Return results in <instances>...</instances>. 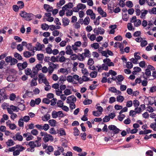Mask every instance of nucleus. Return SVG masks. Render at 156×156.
Listing matches in <instances>:
<instances>
[{
	"label": "nucleus",
	"instance_id": "nucleus-20",
	"mask_svg": "<svg viewBox=\"0 0 156 156\" xmlns=\"http://www.w3.org/2000/svg\"><path fill=\"white\" fill-rule=\"evenodd\" d=\"M50 26L48 25V24L46 23H44L43 24H42L41 25V28L44 30H47L49 27Z\"/></svg>",
	"mask_w": 156,
	"mask_h": 156
},
{
	"label": "nucleus",
	"instance_id": "nucleus-61",
	"mask_svg": "<svg viewBox=\"0 0 156 156\" xmlns=\"http://www.w3.org/2000/svg\"><path fill=\"white\" fill-rule=\"evenodd\" d=\"M46 52L48 54L52 53V50L50 47H48L46 48Z\"/></svg>",
	"mask_w": 156,
	"mask_h": 156
},
{
	"label": "nucleus",
	"instance_id": "nucleus-4",
	"mask_svg": "<svg viewBox=\"0 0 156 156\" xmlns=\"http://www.w3.org/2000/svg\"><path fill=\"white\" fill-rule=\"evenodd\" d=\"M109 129L110 130L113 131V133H111V136L113 137L115 134H117L119 133L121 131L119 128L114 125H110L108 126Z\"/></svg>",
	"mask_w": 156,
	"mask_h": 156
},
{
	"label": "nucleus",
	"instance_id": "nucleus-32",
	"mask_svg": "<svg viewBox=\"0 0 156 156\" xmlns=\"http://www.w3.org/2000/svg\"><path fill=\"white\" fill-rule=\"evenodd\" d=\"M37 79V77H36L35 78H33L32 79L31 82V86H35L37 85V83L36 82V80Z\"/></svg>",
	"mask_w": 156,
	"mask_h": 156
},
{
	"label": "nucleus",
	"instance_id": "nucleus-42",
	"mask_svg": "<svg viewBox=\"0 0 156 156\" xmlns=\"http://www.w3.org/2000/svg\"><path fill=\"white\" fill-rule=\"evenodd\" d=\"M49 127H50L48 124H45L43 126H42V130L47 131L49 129Z\"/></svg>",
	"mask_w": 156,
	"mask_h": 156
},
{
	"label": "nucleus",
	"instance_id": "nucleus-40",
	"mask_svg": "<svg viewBox=\"0 0 156 156\" xmlns=\"http://www.w3.org/2000/svg\"><path fill=\"white\" fill-rule=\"evenodd\" d=\"M17 4L18 5V6L20 9H22L24 6V4L23 1H19L17 2Z\"/></svg>",
	"mask_w": 156,
	"mask_h": 156
},
{
	"label": "nucleus",
	"instance_id": "nucleus-46",
	"mask_svg": "<svg viewBox=\"0 0 156 156\" xmlns=\"http://www.w3.org/2000/svg\"><path fill=\"white\" fill-rule=\"evenodd\" d=\"M63 92L66 95H68L72 93L70 89H67L65 90Z\"/></svg>",
	"mask_w": 156,
	"mask_h": 156
},
{
	"label": "nucleus",
	"instance_id": "nucleus-10",
	"mask_svg": "<svg viewBox=\"0 0 156 156\" xmlns=\"http://www.w3.org/2000/svg\"><path fill=\"white\" fill-rule=\"evenodd\" d=\"M98 12L102 16V17H105L107 16V14L106 12H104L101 7H99L97 10Z\"/></svg>",
	"mask_w": 156,
	"mask_h": 156
},
{
	"label": "nucleus",
	"instance_id": "nucleus-9",
	"mask_svg": "<svg viewBox=\"0 0 156 156\" xmlns=\"http://www.w3.org/2000/svg\"><path fill=\"white\" fill-rule=\"evenodd\" d=\"M103 62L105 64H107L108 66H113L114 64L111 62V60L108 58H106L103 60Z\"/></svg>",
	"mask_w": 156,
	"mask_h": 156
},
{
	"label": "nucleus",
	"instance_id": "nucleus-53",
	"mask_svg": "<svg viewBox=\"0 0 156 156\" xmlns=\"http://www.w3.org/2000/svg\"><path fill=\"white\" fill-rule=\"evenodd\" d=\"M94 63V62L92 58H89V59L87 62V64L88 65L91 66V65L93 64Z\"/></svg>",
	"mask_w": 156,
	"mask_h": 156
},
{
	"label": "nucleus",
	"instance_id": "nucleus-35",
	"mask_svg": "<svg viewBox=\"0 0 156 156\" xmlns=\"http://www.w3.org/2000/svg\"><path fill=\"white\" fill-rule=\"evenodd\" d=\"M14 56L19 60H22L23 58L21 56L19 53L15 52L14 54Z\"/></svg>",
	"mask_w": 156,
	"mask_h": 156
},
{
	"label": "nucleus",
	"instance_id": "nucleus-26",
	"mask_svg": "<svg viewBox=\"0 0 156 156\" xmlns=\"http://www.w3.org/2000/svg\"><path fill=\"white\" fill-rule=\"evenodd\" d=\"M15 136L16 140H18L20 141H22L23 140V136L20 134L17 133L15 135Z\"/></svg>",
	"mask_w": 156,
	"mask_h": 156
},
{
	"label": "nucleus",
	"instance_id": "nucleus-31",
	"mask_svg": "<svg viewBox=\"0 0 156 156\" xmlns=\"http://www.w3.org/2000/svg\"><path fill=\"white\" fill-rule=\"evenodd\" d=\"M77 5V7L79 8V10H83L86 8V6L85 5L81 3H79Z\"/></svg>",
	"mask_w": 156,
	"mask_h": 156
},
{
	"label": "nucleus",
	"instance_id": "nucleus-25",
	"mask_svg": "<svg viewBox=\"0 0 156 156\" xmlns=\"http://www.w3.org/2000/svg\"><path fill=\"white\" fill-rule=\"evenodd\" d=\"M90 19L89 17H86L83 21V23L85 25H88L90 23Z\"/></svg>",
	"mask_w": 156,
	"mask_h": 156
},
{
	"label": "nucleus",
	"instance_id": "nucleus-12",
	"mask_svg": "<svg viewBox=\"0 0 156 156\" xmlns=\"http://www.w3.org/2000/svg\"><path fill=\"white\" fill-rule=\"evenodd\" d=\"M44 44H41L39 42H37L36 44V47H34L36 50H41L42 48H44Z\"/></svg>",
	"mask_w": 156,
	"mask_h": 156
},
{
	"label": "nucleus",
	"instance_id": "nucleus-15",
	"mask_svg": "<svg viewBox=\"0 0 156 156\" xmlns=\"http://www.w3.org/2000/svg\"><path fill=\"white\" fill-rule=\"evenodd\" d=\"M148 11L147 10H142L141 11V15L140 17L141 19H144L145 18V16L147 13Z\"/></svg>",
	"mask_w": 156,
	"mask_h": 156
},
{
	"label": "nucleus",
	"instance_id": "nucleus-8",
	"mask_svg": "<svg viewBox=\"0 0 156 156\" xmlns=\"http://www.w3.org/2000/svg\"><path fill=\"white\" fill-rule=\"evenodd\" d=\"M93 31L96 35H98L99 34H104L105 32L104 29L101 27L95 28L93 30Z\"/></svg>",
	"mask_w": 156,
	"mask_h": 156
},
{
	"label": "nucleus",
	"instance_id": "nucleus-1",
	"mask_svg": "<svg viewBox=\"0 0 156 156\" xmlns=\"http://www.w3.org/2000/svg\"><path fill=\"white\" fill-rule=\"evenodd\" d=\"M20 14L21 17L24 18L27 21H30L34 19V15L32 13H27L25 11H22Z\"/></svg>",
	"mask_w": 156,
	"mask_h": 156
},
{
	"label": "nucleus",
	"instance_id": "nucleus-41",
	"mask_svg": "<svg viewBox=\"0 0 156 156\" xmlns=\"http://www.w3.org/2000/svg\"><path fill=\"white\" fill-rule=\"evenodd\" d=\"M117 79L118 82H121L124 79V77L122 75H118L117 76Z\"/></svg>",
	"mask_w": 156,
	"mask_h": 156
},
{
	"label": "nucleus",
	"instance_id": "nucleus-58",
	"mask_svg": "<svg viewBox=\"0 0 156 156\" xmlns=\"http://www.w3.org/2000/svg\"><path fill=\"white\" fill-rule=\"evenodd\" d=\"M59 72L61 73H66V74H68V70L66 69H65L63 68H61L60 69Z\"/></svg>",
	"mask_w": 156,
	"mask_h": 156
},
{
	"label": "nucleus",
	"instance_id": "nucleus-55",
	"mask_svg": "<svg viewBox=\"0 0 156 156\" xmlns=\"http://www.w3.org/2000/svg\"><path fill=\"white\" fill-rule=\"evenodd\" d=\"M25 106L23 104H19L18 105V109L21 111H23L24 109Z\"/></svg>",
	"mask_w": 156,
	"mask_h": 156
},
{
	"label": "nucleus",
	"instance_id": "nucleus-7",
	"mask_svg": "<svg viewBox=\"0 0 156 156\" xmlns=\"http://www.w3.org/2000/svg\"><path fill=\"white\" fill-rule=\"evenodd\" d=\"M41 144L38 142L37 140H35L34 141H30L29 143V145L32 148H34L36 147H39L41 146Z\"/></svg>",
	"mask_w": 156,
	"mask_h": 156
},
{
	"label": "nucleus",
	"instance_id": "nucleus-19",
	"mask_svg": "<svg viewBox=\"0 0 156 156\" xmlns=\"http://www.w3.org/2000/svg\"><path fill=\"white\" fill-rule=\"evenodd\" d=\"M24 56L26 58H28L32 56L31 53L29 51H26L23 53Z\"/></svg>",
	"mask_w": 156,
	"mask_h": 156
},
{
	"label": "nucleus",
	"instance_id": "nucleus-2",
	"mask_svg": "<svg viewBox=\"0 0 156 156\" xmlns=\"http://www.w3.org/2000/svg\"><path fill=\"white\" fill-rule=\"evenodd\" d=\"M40 135L41 136H44L43 140L45 142H47L50 140L52 141L54 138L51 135L48 134L46 133L41 132Z\"/></svg>",
	"mask_w": 156,
	"mask_h": 156
},
{
	"label": "nucleus",
	"instance_id": "nucleus-57",
	"mask_svg": "<svg viewBox=\"0 0 156 156\" xmlns=\"http://www.w3.org/2000/svg\"><path fill=\"white\" fill-rule=\"evenodd\" d=\"M147 44V42L146 40H142L141 42L140 45L142 47L145 46Z\"/></svg>",
	"mask_w": 156,
	"mask_h": 156
},
{
	"label": "nucleus",
	"instance_id": "nucleus-50",
	"mask_svg": "<svg viewBox=\"0 0 156 156\" xmlns=\"http://www.w3.org/2000/svg\"><path fill=\"white\" fill-rule=\"evenodd\" d=\"M73 150L77 151L78 152H80L82 151V149L81 148L77 146L74 147L73 148Z\"/></svg>",
	"mask_w": 156,
	"mask_h": 156
},
{
	"label": "nucleus",
	"instance_id": "nucleus-51",
	"mask_svg": "<svg viewBox=\"0 0 156 156\" xmlns=\"http://www.w3.org/2000/svg\"><path fill=\"white\" fill-rule=\"evenodd\" d=\"M66 80V77L65 76H61L59 78V81H61V83H63V82Z\"/></svg>",
	"mask_w": 156,
	"mask_h": 156
},
{
	"label": "nucleus",
	"instance_id": "nucleus-33",
	"mask_svg": "<svg viewBox=\"0 0 156 156\" xmlns=\"http://www.w3.org/2000/svg\"><path fill=\"white\" fill-rule=\"evenodd\" d=\"M37 59L39 61H42L44 58V55L43 54H38L37 55Z\"/></svg>",
	"mask_w": 156,
	"mask_h": 156
},
{
	"label": "nucleus",
	"instance_id": "nucleus-37",
	"mask_svg": "<svg viewBox=\"0 0 156 156\" xmlns=\"http://www.w3.org/2000/svg\"><path fill=\"white\" fill-rule=\"evenodd\" d=\"M92 113L94 115L97 117L100 116L102 114V113L98 111H93L92 112Z\"/></svg>",
	"mask_w": 156,
	"mask_h": 156
},
{
	"label": "nucleus",
	"instance_id": "nucleus-11",
	"mask_svg": "<svg viewBox=\"0 0 156 156\" xmlns=\"http://www.w3.org/2000/svg\"><path fill=\"white\" fill-rule=\"evenodd\" d=\"M85 58L88 57L90 58L91 57V54L89 50L87 49L84 50V52L82 53Z\"/></svg>",
	"mask_w": 156,
	"mask_h": 156
},
{
	"label": "nucleus",
	"instance_id": "nucleus-6",
	"mask_svg": "<svg viewBox=\"0 0 156 156\" xmlns=\"http://www.w3.org/2000/svg\"><path fill=\"white\" fill-rule=\"evenodd\" d=\"M7 99V96L5 93V90L4 89H0V103L2 101Z\"/></svg>",
	"mask_w": 156,
	"mask_h": 156
},
{
	"label": "nucleus",
	"instance_id": "nucleus-47",
	"mask_svg": "<svg viewBox=\"0 0 156 156\" xmlns=\"http://www.w3.org/2000/svg\"><path fill=\"white\" fill-rule=\"evenodd\" d=\"M77 56L78 59L80 60L83 61L84 60V57L82 53V54H78V56Z\"/></svg>",
	"mask_w": 156,
	"mask_h": 156
},
{
	"label": "nucleus",
	"instance_id": "nucleus-30",
	"mask_svg": "<svg viewBox=\"0 0 156 156\" xmlns=\"http://www.w3.org/2000/svg\"><path fill=\"white\" fill-rule=\"evenodd\" d=\"M134 23V26L136 27H139L141 23V21L140 20L138 19L135 20Z\"/></svg>",
	"mask_w": 156,
	"mask_h": 156
},
{
	"label": "nucleus",
	"instance_id": "nucleus-43",
	"mask_svg": "<svg viewBox=\"0 0 156 156\" xmlns=\"http://www.w3.org/2000/svg\"><path fill=\"white\" fill-rule=\"evenodd\" d=\"M126 5L128 7L131 8L133 7V4L132 1H129L126 2Z\"/></svg>",
	"mask_w": 156,
	"mask_h": 156
},
{
	"label": "nucleus",
	"instance_id": "nucleus-63",
	"mask_svg": "<svg viewBox=\"0 0 156 156\" xmlns=\"http://www.w3.org/2000/svg\"><path fill=\"white\" fill-rule=\"evenodd\" d=\"M16 98V95L12 93L10 95L9 99L10 100L14 101Z\"/></svg>",
	"mask_w": 156,
	"mask_h": 156
},
{
	"label": "nucleus",
	"instance_id": "nucleus-62",
	"mask_svg": "<svg viewBox=\"0 0 156 156\" xmlns=\"http://www.w3.org/2000/svg\"><path fill=\"white\" fill-rule=\"evenodd\" d=\"M67 80L68 82L70 83L73 81V77L71 76H68Z\"/></svg>",
	"mask_w": 156,
	"mask_h": 156
},
{
	"label": "nucleus",
	"instance_id": "nucleus-23",
	"mask_svg": "<svg viewBox=\"0 0 156 156\" xmlns=\"http://www.w3.org/2000/svg\"><path fill=\"white\" fill-rule=\"evenodd\" d=\"M41 118L43 121H47L50 119V116L49 114H47L42 116Z\"/></svg>",
	"mask_w": 156,
	"mask_h": 156
},
{
	"label": "nucleus",
	"instance_id": "nucleus-39",
	"mask_svg": "<svg viewBox=\"0 0 156 156\" xmlns=\"http://www.w3.org/2000/svg\"><path fill=\"white\" fill-rule=\"evenodd\" d=\"M73 134L75 136H78L80 134V131L76 127H75L73 129Z\"/></svg>",
	"mask_w": 156,
	"mask_h": 156
},
{
	"label": "nucleus",
	"instance_id": "nucleus-36",
	"mask_svg": "<svg viewBox=\"0 0 156 156\" xmlns=\"http://www.w3.org/2000/svg\"><path fill=\"white\" fill-rule=\"evenodd\" d=\"M65 3V1L64 0H60L59 2L57 3V6L58 7H60L63 5Z\"/></svg>",
	"mask_w": 156,
	"mask_h": 156
},
{
	"label": "nucleus",
	"instance_id": "nucleus-5",
	"mask_svg": "<svg viewBox=\"0 0 156 156\" xmlns=\"http://www.w3.org/2000/svg\"><path fill=\"white\" fill-rule=\"evenodd\" d=\"M51 115L53 118L55 119L58 117L62 118L64 117V114L62 111L56 112L53 111L52 112Z\"/></svg>",
	"mask_w": 156,
	"mask_h": 156
},
{
	"label": "nucleus",
	"instance_id": "nucleus-54",
	"mask_svg": "<svg viewBox=\"0 0 156 156\" xmlns=\"http://www.w3.org/2000/svg\"><path fill=\"white\" fill-rule=\"evenodd\" d=\"M97 74V72L96 71L91 72L90 74V76L92 78H95L96 77Z\"/></svg>",
	"mask_w": 156,
	"mask_h": 156
},
{
	"label": "nucleus",
	"instance_id": "nucleus-21",
	"mask_svg": "<svg viewBox=\"0 0 156 156\" xmlns=\"http://www.w3.org/2000/svg\"><path fill=\"white\" fill-rule=\"evenodd\" d=\"M14 144V141L12 139L8 140V141L6 142V145L9 146L13 145Z\"/></svg>",
	"mask_w": 156,
	"mask_h": 156
},
{
	"label": "nucleus",
	"instance_id": "nucleus-16",
	"mask_svg": "<svg viewBox=\"0 0 156 156\" xmlns=\"http://www.w3.org/2000/svg\"><path fill=\"white\" fill-rule=\"evenodd\" d=\"M66 53L67 55H71L73 53L70 45H67L66 48Z\"/></svg>",
	"mask_w": 156,
	"mask_h": 156
},
{
	"label": "nucleus",
	"instance_id": "nucleus-13",
	"mask_svg": "<svg viewBox=\"0 0 156 156\" xmlns=\"http://www.w3.org/2000/svg\"><path fill=\"white\" fill-rule=\"evenodd\" d=\"M44 8L47 12H51L53 10V8L52 7L47 4H45L44 5Z\"/></svg>",
	"mask_w": 156,
	"mask_h": 156
},
{
	"label": "nucleus",
	"instance_id": "nucleus-27",
	"mask_svg": "<svg viewBox=\"0 0 156 156\" xmlns=\"http://www.w3.org/2000/svg\"><path fill=\"white\" fill-rule=\"evenodd\" d=\"M154 44L153 43H151L148 44L146 48V50L147 51H149L151 50L152 49V47L154 46Z\"/></svg>",
	"mask_w": 156,
	"mask_h": 156
},
{
	"label": "nucleus",
	"instance_id": "nucleus-14",
	"mask_svg": "<svg viewBox=\"0 0 156 156\" xmlns=\"http://www.w3.org/2000/svg\"><path fill=\"white\" fill-rule=\"evenodd\" d=\"M62 21L63 25L64 27L68 25L70 22V21L69 19L66 17L63 18Z\"/></svg>",
	"mask_w": 156,
	"mask_h": 156
},
{
	"label": "nucleus",
	"instance_id": "nucleus-28",
	"mask_svg": "<svg viewBox=\"0 0 156 156\" xmlns=\"http://www.w3.org/2000/svg\"><path fill=\"white\" fill-rule=\"evenodd\" d=\"M50 29L51 30H53L55 29H59L61 28L59 26H55L53 25H50Z\"/></svg>",
	"mask_w": 156,
	"mask_h": 156
},
{
	"label": "nucleus",
	"instance_id": "nucleus-45",
	"mask_svg": "<svg viewBox=\"0 0 156 156\" xmlns=\"http://www.w3.org/2000/svg\"><path fill=\"white\" fill-rule=\"evenodd\" d=\"M133 104L134 107L136 108L139 106L140 102L137 100H135L133 101Z\"/></svg>",
	"mask_w": 156,
	"mask_h": 156
},
{
	"label": "nucleus",
	"instance_id": "nucleus-44",
	"mask_svg": "<svg viewBox=\"0 0 156 156\" xmlns=\"http://www.w3.org/2000/svg\"><path fill=\"white\" fill-rule=\"evenodd\" d=\"M92 103V101L91 100L87 99L84 100L83 102V103L84 105H89Z\"/></svg>",
	"mask_w": 156,
	"mask_h": 156
},
{
	"label": "nucleus",
	"instance_id": "nucleus-3",
	"mask_svg": "<svg viewBox=\"0 0 156 156\" xmlns=\"http://www.w3.org/2000/svg\"><path fill=\"white\" fill-rule=\"evenodd\" d=\"M42 67L41 64H38L36 65L35 67H33L32 69V73L31 75V77H34L37 74L39 70L41 69Z\"/></svg>",
	"mask_w": 156,
	"mask_h": 156
},
{
	"label": "nucleus",
	"instance_id": "nucleus-17",
	"mask_svg": "<svg viewBox=\"0 0 156 156\" xmlns=\"http://www.w3.org/2000/svg\"><path fill=\"white\" fill-rule=\"evenodd\" d=\"M54 148L51 146H49L48 147V148L46 150L45 152L48 154H50V153L53 151Z\"/></svg>",
	"mask_w": 156,
	"mask_h": 156
},
{
	"label": "nucleus",
	"instance_id": "nucleus-56",
	"mask_svg": "<svg viewBox=\"0 0 156 156\" xmlns=\"http://www.w3.org/2000/svg\"><path fill=\"white\" fill-rule=\"evenodd\" d=\"M18 125L20 127H23L24 125V122L23 119L21 118L18 121Z\"/></svg>",
	"mask_w": 156,
	"mask_h": 156
},
{
	"label": "nucleus",
	"instance_id": "nucleus-49",
	"mask_svg": "<svg viewBox=\"0 0 156 156\" xmlns=\"http://www.w3.org/2000/svg\"><path fill=\"white\" fill-rule=\"evenodd\" d=\"M49 132L51 134L53 135H55L57 133L55 129L53 128H51L50 129Z\"/></svg>",
	"mask_w": 156,
	"mask_h": 156
},
{
	"label": "nucleus",
	"instance_id": "nucleus-18",
	"mask_svg": "<svg viewBox=\"0 0 156 156\" xmlns=\"http://www.w3.org/2000/svg\"><path fill=\"white\" fill-rule=\"evenodd\" d=\"M57 133L59 134L60 136H65L66 135L65 130L62 128H60L58 130Z\"/></svg>",
	"mask_w": 156,
	"mask_h": 156
},
{
	"label": "nucleus",
	"instance_id": "nucleus-48",
	"mask_svg": "<svg viewBox=\"0 0 156 156\" xmlns=\"http://www.w3.org/2000/svg\"><path fill=\"white\" fill-rule=\"evenodd\" d=\"M91 46L92 48H94L95 49H97L99 48V45L98 43H94L91 45Z\"/></svg>",
	"mask_w": 156,
	"mask_h": 156
},
{
	"label": "nucleus",
	"instance_id": "nucleus-64",
	"mask_svg": "<svg viewBox=\"0 0 156 156\" xmlns=\"http://www.w3.org/2000/svg\"><path fill=\"white\" fill-rule=\"evenodd\" d=\"M151 128L153 129L154 131L156 130V123H151L150 126Z\"/></svg>",
	"mask_w": 156,
	"mask_h": 156
},
{
	"label": "nucleus",
	"instance_id": "nucleus-60",
	"mask_svg": "<svg viewBox=\"0 0 156 156\" xmlns=\"http://www.w3.org/2000/svg\"><path fill=\"white\" fill-rule=\"evenodd\" d=\"M57 100L56 98H53L50 101L51 102V105L54 106L55 105L57 102Z\"/></svg>",
	"mask_w": 156,
	"mask_h": 156
},
{
	"label": "nucleus",
	"instance_id": "nucleus-59",
	"mask_svg": "<svg viewBox=\"0 0 156 156\" xmlns=\"http://www.w3.org/2000/svg\"><path fill=\"white\" fill-rule=\"evenodd\" d=\"M122 18L123 20L127 21L129 19V16L127 13H125L122 16Z\"/></svg>",
	"mask_w": 156,
	"mask_h": 156
},
{
	"label": "nucleus",
	"instance_id": "nucleus-52",
	"mask_svg": "<svg viewBox=\"0 0 156 156\" xmlns=\"http://www.w3.org/2000/svg\"><path fill=\"white\" fill-rule=\"evenodd\" d=\"M126 66L127 68L131 69L133 67V65L131 62H127Z\"/></svg>",
	"mask_w": 156,
	"mask_h": 156
},
{
	"label": "nucleus",
	"instance_id": "nucleus-38",
	"mask_svg": "<svg viewBox=\"0 0 156 156\" xmlns=\"http://www.w3.org/2000/svg\"><path fill=\"white\" fill-rule=\"evenodd\" d=\"M148 12L150 14H156V8L153 7L151 9H148Z\"/></svg>",
	"mask_w": 156,
	"mask_h": 156
},
{
	"label": "nucleus",
	"instance_id": "nucleus-24",
	"mask_svg": "<svg viewBox=\"0 0 156 156\" xmlns=\"http://www.w3.org/2000/svg\"><path fill=\"white\" fill-rule=\"evenodd\" d=\"M25 73L27 75H30L31 77V75L32 74V72L31 69L29 68H27L25 70Z\"/></svg>",
	"mask_w": 156,
	"mask_h": 156
},
{
	"label": "nucleus",
	"instance_id": "nucleus-22",
	"mask_svg": "<svg viewBox=\"0 0 156 156\" xmlns=\"http://www.w3.org/2000/svg\"><path fill=\"white\" fill-rule=\"evenodd\" d=\"M56 122V121L54 119H51L48 121L49 124L51 126H55Z\"/></svg>",
	"mask_w": 156,
	"mask_h": 156
},
{
	"label": "nucleus",
	"instance_id": "nucleus-29",
	"mask_svg": "<svg viewBox=\"0 0 156 156\" xmlns=\"http://www.w3.org/2000/svg\"><path fill=\"white\" fill-rule=\"evenodd\" d=\"M16 149H18V150L20 152L23 151L25 149V148L23 147L22 145L19 144L16 145Z\"/></svg>",
	"mask_w": 156,
	"mask_h": 156
},
{
	"label": "nucleus",
	"instance_id": "nucleus-34",
	"mask_svg": "<svg viewBox=\"0 0 156 156\" xmlns=\"http://www.w3.org/2000/svg\"><path fill=\"white\" fill-rule=\"evenodd\" d=\"M124 98L121 95H119L117 97V101L119 102H122L124 100Z\"/></svg>",
	"mask_w": 156,
	"mask_h": 156
}]
</instances>
